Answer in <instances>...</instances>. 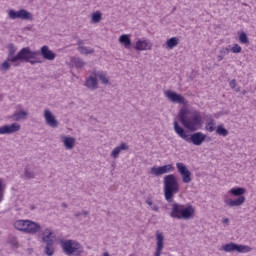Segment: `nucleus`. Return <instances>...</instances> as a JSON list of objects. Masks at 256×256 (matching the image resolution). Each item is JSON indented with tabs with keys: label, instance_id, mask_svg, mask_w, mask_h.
I'll list each match as a JSON object with an SVG mask.
<instances>
[{
	"label": "nucleus",
	"instance_id": "1",
	"mask_svg": "<svg viewBox=\"0 0 256 256\" xmlns=\"http://www.w3.org/2000/svg\"><path fill=\"white\" fill-rule=\"evenodd\" d=\"M178 117L180 123H182L186 129H201V127H203V116H201V112L197 110L182 108L179 111Z\"/></svg>",
	"mask_w": 256,
	"mask_h": 256
},
{
	"label": "nucleus",
	"instance_id": "2",
	"mask_svg": "<svg viewBox=\"0 0 256 256\" xmlns=\"http://www.w3.org/2000/svg\"><path fill=\"white\" fill-rule=\"evenodd\" d=\"M197 129H175V133L181 139L186 141V143H190L191 145H195L196 147H201L203 143H211L213 138L207 134H203V132H195Z\"/></svg>",
	"mask_w": 256,
	"mask_h": 256
},
{
	"label": "nucleus",
	"instance_id": "3",
	"mask_svg": "<svg viewBox=\"0 0 256 256\" xmlns=\"http://www.w3.org/2000/svg\"><path fill=\"white\" fill-rule=\"evenodd\" d=\"M171 207L170 217H172V219L189 221L195 217V208L191 204L183 205L177 202H172Z\"/></svg>",
	"mask_w": 256,
	"mask_h": 256
},
{
	"label": "nucleus",
	"instance_id": "4",
	"mask_svg": "<svg viewBox=\"0 0 256 256\" xmlns=\"http://www.w3.org/2000/svg\"><path fill=\"white\" fill-rule=\"evenodd\" d=\"M163 191L164 197L168 203H174L173 197L177 195L180 190L179 180H177V176L175 174H168L163 178Z\"/></svg>",
	"mask_w": 256,
	"mask_h": 256
},
{
	"label": "nucleus",
	"instance_id": "5",
	"mask_svg": "<svg viewBox=\"0 0 256 256\" xmlns=\"http://www.w3.org/2000/svg\"><path fill=\"white\" fill-rule=\"evenodd\" d=\"M38 55H41L39 51H31V48H22L15 57H12L10 61L14 63V67H18V61H25V63H30V65H37V63H43Z\"/></svg>",
	"mask_w": 256,
	"mask_h": 256
},
{
	"label": "nucleus",
	"instance_id": "6",
	"mask_svg": "<svg viewBox=\"0 0 256 256\" xmlns=\"http://www.w3.org/2000/svg\"><path fill=\"white\" fill-rule=\"evenodd\" d=\"M13 227L17 231L26 233L28 235H37L42 229L41 224L33 220H16L13 224Z\"/></svg>",
	"mask_w": 256,
	"mask_h": 256
},
{
	"label": "nucleus",
	"instance_id": "7",
	"mask_svg": "<svg viewBox=\"0 0 256 256\" xmlns=\"http://www.w3.org/2000/svg\"><path fill=\"white\" fill-rule=\"evenodd\" d=\"M60 246L62 247L63 253L68 256H81L85 253L83 245L77 242V240H60Z\"/></svg>",
	"mask_w": 256,
	"mask_h": 256
},
{
	"label": "nucleus",
	"instance_id": "8",
	"mask_svg": "<svg viewBox=\"0 0 256 256\" xmlns=\"http://www.w3.org/2000/svg\"><path fill=\"white\" fill-rule=\"evenodd\" d=\"M8 17L12 20L22 19V21H33V14L25 9H20L18 11L13 9L8 10Z\"/></svg>",
	"mask_w": 256,
	"mask_h": 256
},
{
	"label": "nucleus",
	"instance_id": "9",
	"mask_svg": "<svg viewBox=\"0 0 256 256\" xmlns=\"http://www.w3.org/2000/svg\"><path fill=\"white\" fill-rule=\"evenodd\" d=\"M222 249L226 253H233L235 251L237 253H249V251H251V247L245 246L242 244H237L235 242H230V243L223 245Z\"/></svg>",
	"mask_w": 256,
	"mask_h": 256
},
{
	"label": "nucleus",
	"instance_id": "10",
	"mask_svg": "<svg viewBox=\"0 0 256 256\" xmlns=\"http://www.w3.org/2000/svg\"><path fill=\"white\" fill-rule=\"evenodd\" d=\"M175 171V167L173 164H166L163 166H153L150 169V175H154V177H161V175H165L167 173H173Z\"/></svg>",
	"mask_w": 256,
	"mask_h": 256
},
{
	"label": "nucleus",
	"instance_id": "11",
	"mask_svg": "<svg viewBox=\"0 0 256 256\" xmlns=\"http://www.w3.org/2000/svg\"><path fill=\"white\" fill-rule=\"evenodd\" d=\"M176 169L178 173L181 175L183 183H191V171L189 170V168H187V166L184 163H176Z\"/></svg>",
	"mask_w": 256,
	"mask_h": 256
},
{
	"label": "nucleus",
	"instance_id": "12",
	"mask_svg": "<svg viewBox=\"0 0 256 256\" xmlns=\"http://www.w3.org/2000/svg\"><path fill=\"white\" fill-rule=\"evenodd\" d=\"M165 96L172 102V103H178L179 105H185L187 102L185 101V97L181 96V94H178L177 92H173L171 90H168L165 92Z\"/></svg>",
	"mask_w": 256,
	"mask_h": 256
},
{
	"label": "nucleus",
	"instance_id": "13",
	"mask_svg": "<svg viewBox=\"0 0 256 256\" xmlns=\"http://www.w3.org/2000/svg\"><path fill=\"white\" fill-rule=\"evenodd\" d=\"M39 53L46 61H55V58L57 57V54L49 49V46L47 45L42 46Z\"/></svg>",
	"mask_w": 256,
	"mask_h": 256
},
{
	"label": "nucleus",
	"instance_id": "14",
	"mask_svg": "<svg viewBox=\"0 0 256 256\" xmlns=\"http://www.w3.org/2000/svg\"><path fill=\"white\" fill-rule=\"evenodd\" d=\"M60 140L68 151L75 149V144L77 143V139H75V137L62 134L60 135Z\"/></svg>",
	"mask_w": 256,
	"mask_h": 256
},
{
	"label": "nucleus",
	"instance_id": "15",
	"mask_svg": "<svg viewBox=\"0 0 256 256\" xmlns=\"http://www.w3.org/2000/svg\"><path fill=\"white\" fill-rule=\"evenodd\" d=\"M44 118L46 121V125H49V127H52L53 129L59 127V122L57 121L55 115H53V112H51V110H44Z\"/></svg>",
	"mask_w": 256,
	"mask_h": 256
},
{
	"label": "nucleus",
	"instance_id": "16",
	"mask_svg": "<svg viewBox=\"0 0 256 256\" xmlns=\"http://www.w3.org/2000/svg\"><path fill=\"white\" fill-rule=\"evenodd\" d=\"M156 241V252L154 253V256H161L163 247H165V236H163V233L156 231Z\"/></svg>",
	"mask_w": 256,
	"mask_h": 256
},
{
	"label": "nucleus",
	"instance_id": "17",
	"mask_svg": "<svg viewBox=\"0 0 256 256\" xmlns=\"http://www.w3.org/2000/svg\"><path fill=\"white\" fill-rule=\"evenodd\" d=\"M152 48H153V44H151L147 40L138 39L136 41V46H135L136 51H151Z\"/></svg>",
	"mask_w": 256,
	"mask_h": 256
},
{
	"label": "nucleus",
	"instance_id": "18",
	"mask_svg": "<svg viewBox=\"0 0 256 256\" xmlns=\"http://www.w3.org/2000/svg\"><path fill=\"white\" fill-rule=\"evenodd\" d=\"M42 241L46 243V245H55V236H53V231L51 229L46 228L44 232H42Z\"/></svg>",
	"mask_w": 256,
	"mask_h": 256
},
{
	"label": "nucleus",
	"instance_id": "19",
	"mask_svg": "<svg viewBox=\"0 0 256 256\" xmlns=\"http://www.w3.org/2000/svg\"><path fill=\"white\" fill-rule=\"evenodd\" d=\"M224 203L227 205V207H241V205L245 203V196L238 197L234 200L231 198L225 199Z\"/></svg>",
	"mask_w": 256,
	"mask_h": 256
},
{
	"label": "nucleus",
	"instance_id": "20",
	"mask_svg": "<svg viewBox=\"0 0 256 256\" xmlns=\"http://www.w3.org/2000/svg\"><path fill=\"white\" fill-rule=\"evenodd\" d=\"M121 151H129V145H127L125 142L121 143L119 146L112 150L110 156L112 159H117L121 154Z\"/></svg>",
	"mask_w": 256,
	"mask_h": 256
},
{
	"label": "nucleus",
	"instance_id": "21",
	"mask_svg": "<svg viewBox=\"0 0 256 256\" xmlns=\"http://www.w3.org/2000/svg\"><path fill=\"white\" fill-rule=\"evenodd\" d=\"M229 195H232V197H245L243 194L247 193V189L243 187H234L228 191Z\"/></svg>",
	"mask_w": 256,
	"mask_h": 256
},
{
	"label": "nucleus",
	"instance_id": "22",
	"mask_svg": "<svg viewBox=\"0 0 256 256\" xmlns=\"http://www.w3.org/2000/svg\"><path fill=\"white\" fill-rule=\"evenodd\" d=\"M119 43L124 45L125 49H131V46L133 45L131 38L127 34H123L119 37Z\"/></svg>",
	"mask_w": 256,
	"mask_h": 256
},
{
	"label": "nucleus",
	"instance_id": "23",
	"mask_svg": "<svg viewBox=\"0 0 256 256\" xmlns=\"http://www.w3.org/2000/svg\"><path fill=\"white\" fill-rule=\"evenodd\" d=\"M85 87L91 91H95V89H97V78L93 76L88 77L85 81Z\"/></svg>",
	"mask_w": 256,
	"mask_h": 256
},
{
	"label": "nucleus",
	"instance_id": "24",
	"mask_svg": "<svg viewBox=\"0 0 256 256\" xmlns=\"http://www.w3.org/2000/svg\"><path fill=\"white\" fill-rule=\"evenodd\" d=\"M27 115H29V113H27V111L21 110V111L15 112V113L12 115V119H13L14 121H21V120H23V119H27Z\"/></svg>",
	"mask_w": 256,
	"mask_h": 256
},
{
	"label": "nucleus",
	"instance_id": "25",
	"mask_svg": "<svg viewBox=\"0 0 256 256\" xmlns=\"http://www.w3.org/2000/svg\"><path fill=\"white\" fill-rule=\"evenodd\" d=\"M179 45V38L178 37H172L166 41V47L167 49H175Z\"/></svg>",
	"mask_w": 256,
	"mask_h": 256
},
{
	"label": "nucleus",
	"instance_id": "26",
	"mask_svg": "<svg viewBox=\"0 0 256 256\" xmlns=\"http://www.w3.org/2000/svg\"><path fill=\"white\" fill-rule=\"evenodd\" d=\"M103 19V14H101L100 11H96L92 13L91 15V23H101V20Z\"/></svg>",
	"mask_w": 256,
	"mask_h": 256
},
{
	"label": "nucleus",
	"instance_id": "27",
	"mask_svg": "<svg viewBox=\"0 0 256 256\" xmlns=\"http://www.w3.org/2000/svg\"><path fill=\"white\" fill-rule=\"evenodd\" d=\"M78 51L81 55H93V53H95V49L87 48L85 46L78 47Z\"/></svg>",
	"mask_w": 256,
	"mask_h": 256
},
{
	"label": "nucleus",
	"instance_id": "28",
	"mask_svg": "<svg viewBox=\"0 0 256 256\" xmlns=\"http://www.w3.org/2000/svg\"><path fill=\"white\" fill-rule=\"evenodd\" d=\"M72 62L75 65L76 69H83V67H85V65H87V63L85 61H83V59H81V58H74L72 60Z\"/></svg>",
	"mask_w": 256,
	"mask_h": 256
},
{
	"label": "nucleus",
	"instance_id": "29",
	"mask_svg": "<svg viewBox=\"0 0 256 256\" xmlns=\"http://www.w3.org/2000/svg\"><path fill=\"white\" fill-rule=\"evenodd\" d=\"M44 253L47 256H53L55 254V246H53V244H46Z\"/></svg>",
	"mask_w": 256,
	"mask_h": 256
},
{
	"label": "nucleus",
	"instance_id": "30",
	"mask_svg": "<svg viewBox=\"0 0 256 256\" xmlns=\"http://www.w3.org/2000/svg\"><path fill=\"white\" fill-rule=\"evenodd\" d=\"M11 59L13 58H7V60L1 64L0 71H9L11 69V64H9V62L13 63Z\"/></svg>",
	"mask_w": 256,
	"mask_h": 256
},
{
	"label": "nucleus",
	"instance_id": "31",
	"mask_svg": "<svg viewBox=\"0 0 256 256\" xmlns=\"http://www.w3.org/2000/svg\"><path fill=\"white\" fill-rule=\"evenodd\" d=\"M17 51V48H15V45L9 44L8 45V59H12L15 57V53Z\"/></svg>",
	"mask_w": 256,
	"mask_h": 256
},
{
	"label": "nucleus",
	"instance_id": "32",
	"mask_svg": "<svg viewBox=\"0 0 256 256\" xmlns=\"http://www.w3.org/2000/svg\"><path fill=\"white\" fill-rule=\"evenodd\" d=\"M96 77H98V79H100V81H101V83H103V85L109 84V79L107 78V76H105V74L98 72V73H96Z\"/></svg>",
	"mask_w": 256,
	"mask_h": 256
},
{
	"label": "nucleus",
	"instance_id": "33",
	"mask_svg": "<svg viewBox=\"0 0 256 256\" xmlns=\"http://www.w3.org/2000/svg\"><path fill=\"white\" fill-rule=\"evenodd\" d=\"M24 177L25 179H35V172L31 171L29 168H25Z\"/></svg>",
	"mask_w": 256,
	"mask_h": 256
},
{
	"label": "nucleus",
	"instance_id": "34",
	"mask_svg": "<svg viewBox=\"0 0 256 256\" xmlns=\"http://www.w3.org/2000/svg\"><path fill=\"white\" fill-rule=\"evenodd\" d=\"M17 131H19V129H0V135H11Z\"/></svg>",
	"mask_w": 256,
	"mask_h": 256
},
{
	"label": "nucleus",
	"instance_id": "35",
	"mask_svg": "<svg viewBox=\"0 0 256 256\" xmlns=\"http://www.w3.org/2000/svg\"><path fill=\"white\" fill-rule=\"evenodd\" d=\"M239 41H240V43H243L244 45L249 43V38L247 37V34L245 32L240 34Z\"/></svg>",
	"mask_w": 256,
	"mask_h": 256
},
{
	"label": "nucleus",
	"instance_id": "36",
	"mask_svg": "<svg viewBox=\"0 0 256 256\" xmlns=\"http://www.w3.org/2000/svg\"><path fill=\"white\" fill-rule=\"evenodd\" d=\"M0 129H21V125L19 123H13L11 125H4Z\"/></svg>",
	"mask_w": 256,
	"mask_h": 256
},
{
	"label": "nucleus",
	"instance_id": "37",
	"mask_svg": "<svg viewBox=\"0 0 256 256\" xmlns=\"http://www.w3.org/2000/svg\"><path fill=\"white\" fill-rule=\"evenodd\" d=\"M216 135H220L221 137H227L229 135V130L227 129H216Z\"/></svg>",
	"mask_w": 256,
	"mask_h": 256
},
{
	"label": "nucleus",
	"instance_id": "38",
	"mask_svg": "<svg viewBox=\"0 0 256 256\" xmlns=\"http://www.w3.org/2000/svg\"><path fill=\"white\" fill-rule=\"evenodd\" d=\"M5 184L3 183V180L0 178V203L3 201V195L5 193Z\"/></svg>",
	"mask_w": 256,
	"mask_h": 256
},
{
	"label": "nucleus",
	"instance_id": "39",
	"mask_svg": "<svg viewBox=\"0 0 256 256\" xmlns=\"http://www.w3.org/2000/svg\"><path fill=\"white\" fill-rule=\"evenodd\" d=\"M205 129H215V120L212 119V118H209L207 120V124H206Z\"/></svg>",
	"mask_w": 256,
	"mask_h": 256
},
{
	"label": "nucleus",
	"instance_id": "40",
	"mask_svg": "<svg viewBox=\"0 0 256 256\" xmlns=\"http://www.w3.org/2000/svg\"><path fill=\"white\" fill-rule=\"evenodd\" d=\"M232 53H241L242 48L241 46H239V44H235L232 49H231Z\"/></svg>",
	"mask_w": 256,
	"mask_h": 256
},
{
	"label": "nucleus",
	"instance_id": "41",
	"mask_svg": "<svg viewBox=\"0 0 256 256\" xmlns=\"http://www.w3.org/2000/svg\"><path fill=\"white\" fill-rule=\"evenodd\" d=\"M219 54L222 55L223 57H225V55H229V48H222L219 51Z\"/></svg>",
	"mask_w": 256,
	"mask_h": 256
},
{
	"label": "nucleus",
	"instance_id": "42",
	"mask_svg": "<svg viewBox=\"0 0 256 256\" xmlns=\"http://www.w3.org/2000/svg\"><path fill=\"white\" fill-rule=\"evenodd\" d=\"M230 87H231V89H235V87H237V80L233 79V80L230 82Z\"/></svg>",
	"mask_w": 256,
	"mask_h": 256
},
{
	"label": "nucleus",
	"instance_id": "43",
	"mask_svg": "<svg viewBox=\"0 0 256 256\" xmlns=\"http://www.w3.org/2000/svg\"><path fill=\"white\" fill-rule=\"evenodd\" d=\"M146 203H147V205H149V207H153V201L151 200V198H148L146 200Z\"/></svg>",
	"mask_w": 256,
	"mask_h": 256
},
{
	"label": "nucleus",
	"instance_id": "44",
	"mask_svg": "<svg viewBox=\"0 0 256 256\" xmlns=\"http://www.w3.org/2000/svg\"><path fill=\"white\" fill-rule=\"evenodd\" d=\"M85 41L83 40H78V47H84Z\"/></svg>",
	"mask_w": 256,
	"mask_h": 256
},
{
	"label": "nucleus",
	"instance_id": "45",
	"mask_svg": "<svg viewBox=\"0 0 256 256\" xmlns=\"http://www.w3.org/2000/svg\"><path fill=\"white\" fill-rule=\"evenodd\" d=\"M174 129H183V128L179 126V123H177V121H175L174 122Z\"/></svg>",
	"mask_w": 256,
	"mask_h": 256
},
{
	"label": "nucleus",
	"instance_id": "46",
	"mask_svg": "<svg viewBox=\"0 0 256 256\" xmlns=\"http://www.w3.org/2000/svg\"><path fill=\"white\" fill-rule=\"evenodd\" d=\"M217 59H218V61H223V59H225V56L219 54V55L217 56Z\"/></svg>",
	"mask_w": 256,
	"mask_h": 256
},
{
	"label": "nucleus",
	"instance_id": "47",
	"mask_svg": "<svg viewBox=\"0 0 256 256\" xmlns=\"http://www.w3.org/2000/svg\"><path fill=\"white\" fill-rule=\"evenodd\" d=\"M152 211H159V206H157V205H153L152 207Z\"/></svg>",
	"mask_w": 256,
	"mask_h": 256
},
{
	"label": "nucleus",
	"instance_id": "48",
	"mask_svg": "<svg viewBox=\"0 0 256 256\" xmlns=\"http://www.w3.org/2000/svg\"><path fill=\"white\" fill-rule=\"evenodd\" d=\"M222 223H224L225 225H229V218H224L222 220Z\"/></svg>",
	"mask_w": 256,
	"mask_h": 256
},
{
	"label": "nucleus",
	"instance_id": "49",
	"mask_svg": "<svg viewBox=\"0 0 256 256\" xmlns=\"http://www.w3.org/2000/svg\"><path fill=\"white\" fill-rule=\"evenodd\" d=\"M81 213H82V215H85V216L89 215V211H85V210H84V211H82Z\"/></svg>",
	"mask_w": 256,
	"mask_h": 256
},
{
	"label": "nucleus",
	"instance_id": "50",
	"mask_svg": "<svg viewBox=\"0 0 256 256\" xmlns=\"http://www.w3.org/2000/svg\"><path fill=\"white\" fill-rule=\"evenodd\" d=\"M81 215H82V213H81V212H78V213L75 214V217H76V218H79V217H81Z\"/></svg>",
	"mask_w": 256,
	"mask_h": 256
},
{
	"label": "nucleus",
	"instance_id": "51",
	"mask_svg": "<svg viewBox=\"0 0 256 256\" xmlns=\"http://www.w3.org/2000/svg\"><path fill=\"white\" fill-rule=\"evenodd\" d=\"M61 206L64 207L65 209H67V207H68L67 203H65V202H63Z\"/></svg>",
	"mask_w": 256,
	"mask_h": 256
},
{
	"label": "nucleus",
	"instance_id": "52",
	"mask_svg": "<svg viewBox=\"0 0 256 256\" xmlns=\"http://www.w3.org/2000/svg\"><path fill=\"white\" fill-rule=\"evenodd\" d=\"M216 129H225L223 125H218Z\"/></svg>",
	"mask_w": 256,
	"mask_h": 256
},
{
	"label": "nucleus",
	"instance_id": "53",
	"mask_svg": "<svg viewBox=\"0 0 256 256\" xmlns=\"http://www.w3.org/2000/svg\"><path fill=\"white\" fill-rule=\"evenodd\" d=\"M207 131H209V133H213V131H215V129H208Z\"/></svg>",
	"mask_w": 256,
	"mask_h": 256
},
{
	"label": "nucleus",
	"instance_id": "54",
	"mask_svg": "<svg viewBox=\"0 0 256 256\" xmlns=\"http://www.w3.org/2000/svg\"><path fill=\"white\" fill-rule=\"evenodd\" d=\"M103 256H109V252H105Z\"/></svg>",
	"mask_w": 256,
	"mask_h": 256
},
{
	"label": "nucleus",
	"instance_id": "55",
	"mask_svg": "<svg viewBox=\"0 0 256 256\" xmlns=\"http://www.w3.org/2000/svg\"><path fill=\"white\" fill-rule=\"evenodd\" d=\"M13 245H14V247H18V244H17V243H14Z\"/></svg>",
	"mask_w": 256,
	"mask_h": 256
},
{
	"label": "nucleus",
	"instance_id": "56",
	"mask_svg": "<svg viewBox=\"0 0 256 256\" xmlns=\"http://www.w3.org/2000/svg\"><path fill=\"white\" fill-rule=\"evenodd\" d=\"M31 209H32V210L35 209V206H32Z\"/></svg>",
	"mask_w": 256,
	"mask_h": 256
}]
</instances>
